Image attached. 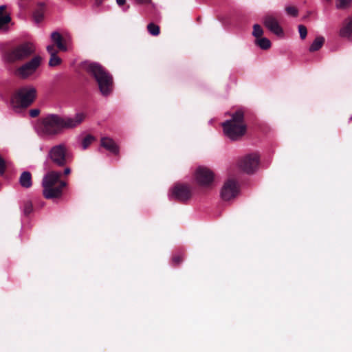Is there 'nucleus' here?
Segmentation results:
<instances>
[{
  "label": "nucleus",
  "instance_id": "1",
  "mask_svg": "<svg viewBox=\"0 0 352 352\" xmlns=\"http://www.w3.org/2000/svg\"><path fill=\"white\" fill-rule=\"evenodd\" d=\"M85 114L81 112L76 113L73 117L50 113L42 119L39 132L45 136H56L65 130L76 128L85 120Z\"/></svg>",
  "mask_w": 352,
  "mask_h": 352
},
{
  "label": "nucleus",
  "instance_id": "2",
  "mask_svg": "<svg viewBox=\"0 0 352 352\" xmlns=\"http://www.w3.org/2000/svg\"><path fill=\"white\" fill-rule=\"evenodd\" d=\"M82 69L93 76L104 96H109L113 90V80L111 74L100 63L89 60L82 63Z\"/></svg>",
  "mask_w": 352,
  "mask_h": 352
},
{
  "label": "nucleus",
  "instance_id": "3",
  "mask_svg": "<svg viewBox=\"0 0 352 352\" xmlns=\"http://www.w3.org/2000/svg\"><path fill=\"white\" fill-rule=\"evenodd\" d=\"M231 118L223 122L224 135L232 141L241 139L246 133L247 125L244 120V111L239 109L230 113Z\"/></svg>",
  "mask_w": 352,
  "mask_h": 352
},
{
  "label": "nucleus",
  "instance_id": "4",
  "mask_svg": "<svg viewBox=\"0 0 352 352\" xmlns=\"http://www.w3.org/2000/svg\"><path fill=\"white\" fill-rule=\"evenodd\" d=\"M61 172L51 170L47 173L42 180L43 195L45 199L61 197L63 190L67 186V182L60 181Z\"/></svg>",
  "mask_w": 352,
  "mask_h": 352
},
{
  "label": "nucleus",
  "instance_id": "5",
  "mask_svg": "<svg viewBox=\"0 0 352 352\" xmlns=\"http://www.w3.org/2000/svg\"><path fill=\"white\" fill-rule=\"evenodd\" d=\"M35 52L36 47L32 43L25 42L7 52L4 58L8 63H12L28 58Z\"/></svg>",
  "mask_w": 352,
  "mask_h": 352
},
{
  "label": "nucleus",
  "instance_id": "6",
  "mask_svg": "<svg viewBox=\"0 0 352 352\" xmlns=\"http://www.w3.org/2000/svg\"><path fill=\"white\" fill-rule=\"evenodd\" d=\"M36 96V90L34 87H22L11 99V104L14 108H26L34 101Z\"/></svg>",
  "mask_w": 352,
  "mask_h": 352
},
{
  "label": "nucleus",
  "instance_id": "7",
  "mask_svg": "<svg viewBox=\"0 0 352 352\" xmlns=\"http://www.w3.org/2000/svg\"><path fill=\"white\" fill-rule=\"evenodd\" d=\"M47 157L56 166L63 167L70 161L71 155L67 146L61 143L51 147L47 153Z\"/></svg>",
  "mask_w": 352,
  "mask_h": 352
},
{
  "label": "nucleus",
  "instance_id": "8",
  "mask_svg": "<svg viewBox=\"0 0 352 352\" xmlns=\"http://www.w3.org/2000/svg\"><path fill=\"white\" fill-rule=\"evenodd\" d=\"M42 58L40 56H34L30 60L19 67L16 74L21 78L25 79L34 74L41 65Z\"/></svg>",
  "mask_w": 352,
  "mask_h": 352
},
{
  "label": "nucleus",
  "instance_id": "9",
  "mask_svg": "<svg viewBox=\"0 0 352 352\" xmlns=\"http://www.w3.org/2000/svg\"><path fill=\"white\" fill-rule=\"evenodd\" d=\"M170 197L172 199L186 202L192 197L191 188L184 184H176L171 189Z\"/></svg>",
  "mask_w": 352,
  "mask_h": 352
},
{
  "label": "nucleus",
  "instance_id": "10",
  "mask_svg": "<svg viewBox=\"0 0 352 352\" xmlns=\"http://www.w3.org/2000/svg\"><path fill=\"white\" fill-rule=\"evenodd\" d=\"M258 163V155L256 153H252L241 158L238 162V166L243 172L251 174L257 169Z\"/></svg>",
  "mask_w": 352,
  "mask_h": 352
},
{
  "label": "nucleus",
  "instance_id": "11",
  "mask_svg": "<svg viewBox=\"0 0 352 352\" xmlns=\"http://www.w3.org/2000/svg\"><path fill=\"white\" fill-rule=\"evenodd\" d=\"M239 192V185L233 179H228L221 190V197L224 201H230L235 198Z\"/></svg>",
  "mask_w": 352,
  "mask_h": 352
},
{
  "label": "nucleus",
  "instance_id": "12",
  "mask_svg": "<svg viewBox=\"0 0 352 352\" xmlns=\"http://www.w3.org/2000/svg\"><path fill=\"white\" fill-rule=\"evenodd\" d=\"M195 177L196 182L201 186H208L214 180V173L207 167L199 166L197 168Z\"/></svg>",
  "mask_w": 352,
  "mask_h": 352
},
{
  "label": "nucleus",
  "instance_id": "13",
  "mask_svg": "<svg viewBox=\"0 0 352 352\" xmlns=\"http://www.w3.org/2000/svg\"><path fill=\"white\" fill-rule=\"evenodd\" d=\"M263 23L265 27L275 35L279 37L284 36L283 30L274 14H266L263 19Z\"/></svg>",
  "mask_w": 352,
  "mask_h": 352
},
{
  "label": "nucleus",
  "instance_id": "14",
  "mask_svg": "<svg viewBox=\"0 0 352 352\" xmlns=\"http://www.w3.org/2000/svg\"><path fill=\"white\" fill-rule=\"evenodd\" d=\"M338 36L342 38L352 41V14L349 15L343 20L338 31Z\"/></svg>",
  "mask_w": 352,
  "mask_h": 352
},
{
  "label": "nucleus",
  "instance_id": "15",
  "mask_svg": "<svg viewBox=\"0 0 352 352\" xmlns=\"http://www.w3.org/2000/svg\"><path fill=\"white\" fill-rule=\"evenodd\" d=\"M100 145L102 147L115 155H118L119 153V146L112 138L108 137L102 138L100 140Z\"/></svg>",
  "mask_w": 352,
  "mask_h": 352
},
{
  "label": "nucleus",
  "instance_id": "16",
  "mask_svg": "<svg viewBox=\"0 0 352 352\" xmlns=\"http://www.w3.org/2000/svg\"><path fill=\"white\" fill-rule=\"evenodd\" d=\"M51 39L59 50L63 52L67 51V47L63 43V38L59 32H53L51 34Z\"/></svg>",
  "mask_w": 352,
  "mask_h": 352
},
{
  "label": "nucleus",
  "instance_id": "17",
  "mask_svg": "<svg viewBox=\"0 0 352 352\" xmlns=\"http://www.w3.org/2000/svg\"><path fill=\"white\" fill-rule=\"evenodd\" d=\"M19 184L23 188H28L32 186V175L28 171H24L19 177Z\"/></svg>",
  "mask_w": 352,
  "mask_h": 352
},
{
  "label": "nucleus",
  "instance_id": "18",
  "mask_svg": "<svg viewBox=\"0 0 352 352\" xmlns=\"http://www.w3.org/2000/svg\"><path fill=\"white\" fill-rule=\"evenodd\" d=\"M324 43V38L323 36H318L313 41L309 47L310 52H316L320 50Z\"/></svg>",
  "mask_w": 352,
  "mask_h": 352
},
{
  "label": "nucleus",
  "instance_id": "19",
  "mask_svg": "<svg viewBox=\"0 0 352 352\" xmlns=\"http://www.w3.org/2000/svg\"><path fill=\"white\" fill-rule=\"evenodd\" d=\"M255 44L262 50H268L271 47L270 41L265 37H260L255 40Z\"/></svg>",
  "mask_w": 352,
  "mask_h": 352
},
{
  "label": "nucleus",
  "instance_id": "20",
  "mask_svg": "<svg viewBox=\"0 0 352 352\" xmlns=\"http://www.w3.org/2000/svg\"><path fill=\"white\" fill-rule=\"evenodd\" d=\"M147 30L153 36H157L160 32V26L153 23H150L147 25Z\"/></svg>",
  "mask_w": 352,
  "mask_h": 352
},
{
  "label": "nucleus",
  "instance_id": "21",
  "mask_svg": "<svg viewBox=\"0 0 352 352\" xmlns=\"http://www.w3.org/2000/svg\"><path fill=\"white\" fill-rule=\"evenodd\" d=\"M351 1L352 0H337L336 7L339 10H345L350 6Z\"/></svg>",
  "mask_w": 352,
  "mask_h": 352
},
{
  "label": "nucleus",
  "instance_id": "22",
  "mask_svg": "<svg viewBox=\"0 0 352 352\" xmlns=\"http://www.w3.org/2000/svg\"><path fill=\"white\" fill-rule=\"evenodd\" d=\"M62 59L56 55L50 56L48 65L50 67H56L60 65Z\"/></svg>",
  "mask_w": 352,
  "mask_h": 352
},
{
  "label": "nucleus",
  "instance_id": "23",
  "mask_svg": "<svg viewBox=\"0 0 352 352\" xmlns=\"http://www.w3.org/2000/svg\"><path fill=\"white\" fill-rule=\"evenodd\" d=\"M94 140L95 138L93 135H87L82 141V149H87Z\"/></svg>",
  "mask_w": 352,
  "mask_h": 352
},
{
  "label": "nucleus",
  "instance_id": "24",
  "mask_svg": "<svg viewBox=\"0 0 352 352\" xmlns=\"http://www.w3.org/2000/svg\"><path fill=\"white\" fill-rule=\"evenodd\" d=\"M263 34V30L261 26L258 24H254L253 26L252 35L256 38H258L261 37Z\"/></svg>",
  "mask_w": 352,
  "mask_h": 352
},
{
  "label": "nucleus",
  "instance_id": "25",
  "mask_svg": "<svg viewBox=\"0 0 352 352\" xmlns=\"http://www.w3.org/2000/svg\"><path fill=\"white\" fill-rule=\"evenodd\" d=\"M33 210V206L30 201H26L23 205V212L25 215L30 214Z\"/></svg>",
  "mask_w": 352,
  "mask_h": 352
},
{
  "label": "nucleus",
  "instance_id": "26",
  "mask_svg": "<svg viewBox=\"0 0 352 352\" xmlns=\"http://www.w3.org/2000/svg\"><path fill=\"white\" fill-rule=\"evenodd\" d=\"M287 14L291 16L296 17L298 15V10L293 6H288L285 8Z\"/></svg>",
  "mask_w": 352,
  "mask_h": 352
},
{
  "label": "nucleus",
  "instance_id": "27",
  "mask_svg": "<svg viewBox=\"0 0 352 352\" xmlns=\"http://www.w3.org/2000/svg\"><path fill=\"white\" fill-rule=\"evenodd\" d=\"M11 21V17L10 14H6L3 16H0V30H1L4 25H7Z\"/></svg>",
  "mask_w": 352,
  "mask_h": 352
},
{
  "label": "nucleus",
  "instance_id": "28",
  "mask_svg": "<svg viewBox=\"0 0 352 352\" xmlns=\"http://www.w3.org/2000/svg\"><path fill=\"white\" fill-rule=\"evenodd\" d=\"M298 28V32L300 34V38L305 39L307 34V28L303 25H299Z\"/></svg>",
  "mask_w": 352,
  "mask_h": 352
},
{
  "label": "nucleus",
  "instance_id": "29",
  "mask_svg": "<svg viewBox=\"0 0 352 352\" xmlns=\"http://www.w3.org/2000/svg\"><path fill=\"white\" fill-rule=\"evenodd\" d=\"M7 167V162L6 160L0 155V175H3Z\"/></svg>",
  "mask_w": 352,
  "mask_h": 352
},
{
  "label": "nucleus",
  "instance_id": "30",
  "mask_svg": "<svg viewBox=\"0 0 352 352\" xmlns=\"http://www.w3.org/2000/svg\"><path fill=\"white\" fill-rule=\"evenodd\" d=\"M46 50L50 56L56 55L58 54V50L55 47L54 45H47Z\"/></svg>",
  "mask_w": 352,
  "mask_h": 352
},
{
  "label": "nucleus",
  "instance_id": "31",
  "mask_svg": "<svg viewBox=\"0 0 352 352\" xmlns=\"http://www.w3.org/2000/svg\"><path fill=\"white\" fill-rule=\"evenodd\" d=\"M34 19L36 23L41 22L43 19V14L40 11H36L34 13Z\"/></svg>",
  "mask_w": 352,
  "mask_h": 352
},
{
  "label": "nucleus",
  "instance_id": "32",
  "mask_svg": "<svg viewBox=\"0 0 352 352\" xmlns=\"http://www.w3.org/2000/svg\"><path fill=\"white\" fill-rule=\"evenodd\" d=\"M174 265H178L183 261V257L180 255H175L172 258Z\"/></svg>",
  "mask_w": 352,
  "mask_h": 352
},
{
  "label": "nucleus",
  "instance_id": "33",
  "mask_svg": "<svg viewBox=\"0 0 352 352\" xmlns=\"http://www.w3.org/2000/svg\"><path fill=\"white\" fill-rule=\"evenodd\" d=\"M30 116L32 118L37 117L40 113V110L38 109H32L29 111Z\"/></svg>",
  "mask_w": 352,
  "mask_h": 352
},
{
  "label": "nucleus",
  "instance_id": "34",
  "mask_svg": "<svg viewBox=\"0 0 352 352\" xmlns=\"http://www.w3.org/2000/svg\"><path fill=\"white\" fill-rule=\"evenodd\" d=\"M70 173H71V169H70V168H69V167H66V168H65V169H64V174H65V175H69Z\"/></svg>",
  "mask_w": 352,
  "mask_h": 352
},
{
  "label": "nucleus",
  "instance_id": "35",
  "mask_svg": "<svg viewBox=\"0 0 352 352\" xmlns=\"http://www.w3.org/2000/svg\"><path fill=\"white\" fill-rule=\"evenodd\" d=\"M135 1L140 3H148L151 2V0H135Z\"/></svg>",
  "mask_w": 352,
  "mask_h": 352
},
{
  "label": "nucleus",
  "instance_id": "36",
  "mask_svg": "<svg viewBox=\"0 0 352 352\" xmlns=\"http://www.w3.org/2000/svg\"><path fill=\"white\" fill-rule=\"evenodd\" d=\"M116 2L119 6H123L126 3V0H116Z\"/></svg>",
  "mask_w": 352,
  "mask_h": 352
},
{
  "label": "nucleus",
  "instance_id": "37",
  "mask_svg": "<svg viewBox=\"0 0 352 352\" xmlns=\"http://www.w3.org/2000/svg\"><path fill=\"white\" fill-rule=\"evenodd\" d=\"M104 0H95V5L98 7L100 6Z\"/></svg>",
  "mask_w": 352,
  "mask_h": 352
},
{
  "label": "nucleus",
  "instance_id": "38",
  "mask_svg": "<svg viewBox=\"0 0 352 352\" xmlns=\"http://www.w3.org/2000/svg\"><path fill=\"white\" fill-rule=\"evenodd\" d=\"M6 8V6L4 5L0 6V16H3L2 12Z\"/></svg>",
  "mask_w": 352,
  "mask_h": 352
}]
</instances>
